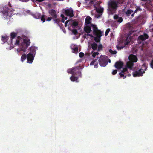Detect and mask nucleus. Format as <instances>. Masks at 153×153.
<instances>
[{"label": "nucleus", "mask_w": 153, "mask_h": 153, "mask_svg": "<svg viewBox=\"0 0 153 153\" xmlns=\"http://www.w3.org/2000/svg\"><path fill=\"white\" fill-rule=\"evenodd\" d=\"M15 36L16 33H15L12 32L11 33V37L7 42L10 46L7 47V48L8 50H10L13 48V46L12 45V44L13 41L15 40V46H18L19 47V48L16 49L17 52L18 53H21V52L23 53L27 51V48L30 45L29 39L26 36L24 35H21L18 36L16 40H15L14 37Z\"/></svg>", "instance_id": "nucleus-1"}, {"label": "nucleus", "mask_w": 153, "mask_h": 153, "mask_svg": "<svg viewBox=\"0 0 153 153\" xmlns=\"http://www.w3.org/2000/svg\"><path fill=\"white\" fill-rule=\"evenodd\" d=\"M91 18L89 16L85 18L84 30L87 34H85V38L92 39H94L96 42H98L103 32L98 30L95 25L91 24Z\"/></svg>", "instance_id": "nucleus-2"}, {"label": "nucleus", "mask_w": 153, "mask_h": 153, "mask_svg": "<svg viewBox=\"0 0 153 153\" xmlns=\"http://www.w3.org/2000/svg\"><path fill=\"white\" fill-rule=\"evenodd\" d=\"M67 72L69 73L72 74V76L70 78L71 80L73 82H78V78L81 76V73L78 69L76 68H73L68 69Z\"/></svg>", "instance_id": "nucleus-3"}, {"label": "nucleus", "mask_w": 153, "mask_h": 153, "mask_svg": "<svg viewBox=\"0 0 153 153\" xmlns=\"http://www.w3.org/2000/svg\"><path fill=\"white\" fill-rule=\"evenodd\" d=\"M65 27L68 26V28L72 31V33L74 35H76L77 33V31L76 29H74L78 25V22L77 21L72 20H68L66 21L65 23Z\"/></svg>", "instance_id": "nucleus-4"}, {"label": "nucleus", "mask_w": 153, "mask_h": 153, "mask_svg": "<svg viewBox=\"0 0 153 153\" xmlns=\"http://www.w3.org/2000/svg\"><path fill=\"white\" fill-rule=\"evenodd\" d=\"M37 49V47L34 46H31L30 48L29 53L27 55V63H32L36 54V51Z\"/></svg>", "instance_id": "nucleus-5"}, {"label": "nucleus", "mask_w": 153, "mask_h": 153, "mask_svg": "<svg viewBox=\"0 0 153 153\" xmlns=\"http://www.w3.org/2000/svg\"><path fill=\"white\" fill-rule=\"evenodd\" d=\"M118 3V0H114L111 1L108 3V11L109 14H113L114 13L117 9Z\"/></svg>", "instance_id": "nucleus-6"}, {"label": "nucleus", "mask_w": 153, "mask_h": 153, "mask_svg": "<svg viewBox=\"0 0 153 153\" xmlns=\"http://www.w3.org/2000/svg\"><path fill=\"white\" fill-rule=\"evenodd\" d=\"M13 11L14 10L10 6L9 7H4L3 10L2 12L4 18L5 19H9L12 16Z\"/></svg>", "instance_id": "nucleus-7"}, {"label": "nucleus", "mask_w": 153, "mask_h": 153, "mask_svg": "<svg viewBox=\"0 0 153 153\" xmlns=\"http://www.w3.org/2000/svg\"><path fill=\"white\" fill-rule=\"evenodd\" d=\"M129 61L126 63V65L131 70H133V62H136L137 61V58L135 55H130L128 57Z\"/></svg>", "instance_id": "nucleus-8"}, {"label": "nucleus", "mask_w": 153, "mask_h": 153, "mask_svg": "<svg viewBox=\"0 0 153 153\" xmlns=\"http://www.w3.org/2000/svg\"><path fill=\"white\" fill-rule=\"evenodd\" d=\"M147 69V65L146 64H143L141 68L138 71L134 72L133 73L134 77H137L142 76L145 73Z\"/></svg>", "instance_id": "nucleus-9"}, {"label": "nucleus", "mask_w": 153, "mask_h": 153, "mask_svg": "<svg viewBox=\"0 0 153 153\" xmlns=\"http://www.w3.org/2000/svg\"><path fill=\"white\" fill-rule=\"evenodd\" d=\"M108 60L109 62L110 63L111 62L110 60L108 59L107 56L101 55L99 59V63L100 66L105 67L108 64Z\"/></svg>", "instance_id": "nucleus-10"}, {"label": "nucleus", "mask_w": 153, "mask_h": 153, "mask_svg": "<svg viewBox=\"0 0 153 153\" xmlns=\"http://www.w3.org/2000/svg\"><path fill=\"white\" fill-rule=\"evenodd\" d=\"M49 13L50 15L52 16V18L53 19L55 23H57L59 26H60L59 23L61 22L60 21L58 18L55 11L53 10H52L49 11Z\"/></svg>", "instance_id": "nucleus-11"}, {"label": "nucleus", "mask_w": 153, "mask_h": 153, "mask_svg": "<svg viewBox=\"0 0 153 153\" xmlns=\"http://www.w3.org/2000/svg\"><path fill=\"white\" fill-rule=\"evenodd\" d=\"M132 41L131 37L130 36H128L126 38V39L123 41L122 43V46H119L118 45L117 46L118 49H122L126 45L128 44L131 41Z\"/></svg>", "instance_id": "nucleus-12"}, {"label": "nucleus", "mask_w": 153, "mask_h": 153, "mask_svg": "<svg viewBox=\"0 0 153 153\" xmlns=\"http://www.w3.org/2000/svg\"><path fill=\"white\" fill-rule=\"evenodd\" d=\"M120 78L122 77L123 79H124L126 77V76H130V74H128L127 72V70L126 68H124L122 72L119 73Z\"/></svg>", "instance_id": "nucleus-13"}, {"label": "nucleus", "mask_w": 153, "mask_h": 153, "mask_svg": "<svg viewBox=\"0 0 153 153\" xmlns=\"http://www.w3.org/2000/svg\"><path fill=\"white\" fill-rule=\"evenodd\" d=\"M73 13V10L71 8L66 10L64 11V13L65 15L66 16H69L70 17H72L74 15Z\"/></svg>", "instance_id": "nucleus-14"}, {"label": "nucleus", "mask_w": 153, "mask_h": 153, "mask_svg": "<svg viewBox=\"0 0 153 153\" xmlns=\"http://www.w3.org/2000/svg\"><path fill=\"white\" fill-rule=\"evenodd\" d=\"M33 16L36 19H39L41 18V21H43V22H44L45 20L44 18L45 16H41L39 13H36L33 15Z\"/></svg>", "instance_id": "nucleus-15"}, {"label": "nucleus", "mask_w": 153, "mask_h": 153, "mask_svg": "<svg viewBox=\"0 0 153 153\" xmlns=\"http://www.w3.org/2000/svg\"><path fill=\"white\" fill-rule=\"evenodd\" d=\"M71 48L72 49L73 53L76 54L78 52V49L77 46L76 45L72 44L71 45Z\"/></svg>", "instance_id": "nucleus-16"}, {"label": "nucleus", "mask_w": 153, "mask_h": 153, "mask_svg": "<svg viewBox=\"0 0 153 153\" xmlns=\"http://www.w3.org/2000/svg\"><path fill=\"white\" fill-rule=\"evenodd\" d=\"M123 66V63L121 62H117L115 65V68L118 69L121 68Z\"/></svg>", "instance_id": "nucleus-17"}, {"label": "nucleus", "mask_w": 153, "mask_h": 153, "mask_svg": "<svg viewBox=\"0 0 153 153\" xmlns=\"http://www.w3.org/2000/svg\"><path fill=\"white\" fill-rule=\"evenodd\" d=\"M148 37V36L146 34H144L143 35H142L139 36L138 39L139 40H144L147 39Z\"/></svg>", "instance_id": "nucleus-18"}, {"label": "nucleus", "mask_w": 153, "mask_h": 153, "mask_svg": "<svg viewBox=\"0 0 153 153\" xmlns=\"http://www.w3.org/2000/svg\"><path fill=\"white\" fill-rule=\"evenodd\" d=\"M114 18L119 23H121L123 21V19L121 17H119L117 15H115L114 16Z\"/></svg>", "instance_id": "nucleus-19"}, {"label": "nucleus", "mask_w": 153, "mask_h": 153, "mask_svg": "<svg viewBox=\"0 0 153 153\" xmlns=\"http://www.w3.org/2000/svg\"><path fill=\"white\" fill-rule=\"evenodd\" d=\"M96 60H93L90 64V65H94V68H97L98 67V63L96 62Z\"/></svg>", "instance_id": "nucleus-20"}, {"label": "nucleus", "mask_w": 153, "mask_h": 153, "mask_svg": "<svg viewBox=\"0 0 153 153\" xmlns=\"http://www.w3.org/2000/svg\"><path fill=\"white\" fill-rule=\"evenodd\" d=\"M91 46L92 48V49L93 50V51H94L96 49H97V45L95 43H94L91 45Z\"/></svg>", "instance_id": "nucleus-21"}, {"label": "nucleus", "mask_w": 153, "mask_h": 153, "mask_svg": "<svg viewBox=\"0 0 153 153\" xmlns=\"http://www.w3.org/2000/svg\"><path fill=\"white\" fill-rule=\"evenodd\" d=\"M8 37L7 36H2V40L3 42L4 43L5 42L7 41L8 40Z\"/></svg>", "instance_id": "nucleus-22"}, {"label": "nucleus", "mask_w": 153, "mask_h": 153, "mask_svg": "<svg viewBox=\"0 0 153 153\" xmlns=\"http://www.w3.org/2000/svg\"><path fill=\"white\" fill-rule=\"evenodd\" d=\"M91 54L92 57L93 58L96 57V56H97L98 54V53L97 52H95L94 51H93L91 52Z\"/></svg>", "instance_id": "nucleus-23"}, {"label": "nucleus", "mask_w": 153, "mask_h": 153, "mask_svg": "<svg viewBox=\"0 0 153 153\" xmlns=\"http://www.w3.org/2000/svg\"><path fill=\"white\" fill-rule=\"evenodd\" d=\"M26 55L25 54H23L21 57V61L23 62L24 60H25L26 59Z\"/></svg>", "instance_id": "nucleus-24"}, {"label": "nucleus", "mask_w": 153, "mask_h": 153, "mask_svg": "<svg viewBox=\"0 0 153 153\" xmlns=\"http://www.w3.org/2000/svg\"><path fill=\"white\" fill-rule=\"evenodd\" d=\"M61 16L62 18V20L61 22L63 23L64 22V21L65 20H67V17L66 16H65L63 14H61Z\"/></svg>", "instance_id": "nucleus-25"}, {"label": "nucleus", "mask_w": 153, "mask_h": 153, "mask_svg": "<svg viewBox=\"0 0 153 153\" xmlns=\"http://www.w3.org/2000/svg\"><path fill=\"white\" fill-rule=\"evenodd\" d=\"M133 12V11L131 10H128L126 12V13L128 16H129V15Z\"/></svg>", "instance_id": "nucleus-26"}, {"label": "nucleus", "mask_w": 153, "mask_h": 153, "mask_svg": "<svg viewBox=\"0 0 153 153\" xmlns=\"http://www.w3.org/2000/svg\"><path fill=\"white\" fill-rule=\"evenodd\" d=\"M109 52L112 54H115L117 53L116 51H113L112 50H110Z\"/></svg>", "instance_id": "nucleus-27"}, {"label": "nucleus", "mask_w": 153, "mask_h": 153, "mask_svg": "<svg viewBox=\"0 0 153 153\" xmlns=\"http://www.w3.org/2000/svg\"><path fill=\"white\" fill-rule=\"evenodd\" d=\"M110 31V29H107L105 34V36H106L108 35V34L109 32Z\"/></svg>", "instance_id": "nucleus-28"}, {"label": "nucleus", "mask_w": 153, "mask_h": 153, "mask_svg": "<svg viewBox=\"0 0 153 153\" xmlns=\"http://www.w3.org/2000/svg\"><path fill=\"white\" fill-rule=\"evenodd\" d=\"M102 46L100 44L98 46V50L99 51L102 50Z\"/></svg>", "instance_id": "nucleus-29"}, {"label": "nucleus", "mask_w": 153, "mask_h": 153, "mask_svg": "<svg viewBox=\"0 0 153 153\" xmlns=\"http://www.w3.org/2000/svg\"><path fill=\"white\" fill-rule=\"evenodd\" d=\"M117 72V70H113L112 74L113 75H115Z\"/></svg>", "instance_id": "nucleus-30"}, {"label": "nucleus", "mask_w": 153, "mask_h": 153, "mask_svg": "<svg viewBox=\"0 0 153 153\" xmlns=\"http://www.w3.org/2000/svg\"><path fill=\"white\" fill-rule=\"evenodd\" d=\"M150 65L151 68L153 69V59L151 61L150 63Z\"/></svg>", "instance_id": "nucleus-31"}, {"label": "nucleus", "mask_w": 153, "mask_h": 153, "mask_svg": "<svg viewBox=\"0 0 153 153\" xmlns=\"http://www.w3.org/2000/svg\"><path fill=\"white\" fill-rule=\"evenodd\" d=\"M84 55V53L82 52H80L79 54V56L80 57H83Z\"/></svg>", "instance_id": "nucleus-32"}, {"label": "nucleus", "mask_w": 153, "mask_h": 153, "mask_svg": "<svg viewBox=\"0 0 153 153\" xmlns=\"http://www.w3.org/2000/svg\"><path fill=\"white\" fill-rule=\"evenodd\" d=\"M52 18L51 17H49L46 20L48 21H50L51 19Z\"/></svg>", "instance_id": "nucleus-33"}, {"label": "nucleus", "mask_w": 153, "mask_h": 153, "mask_svg": "<svg viewBox=\"0 0 153 153\" xmlns=\"http://www.w3.org/2000/svg\"><path fill=\"white\" fill-rule=\"evenodd\" d=\"M44 0H36L35 1V2L37 1H38V2H41L42 1H43Z\"/></svg>", "instance_id": "nucleus-34"}, {"label": "nucleus", "mask_w": 153, "mask_h": 153, "mask_svg": "<svg viewBox=\"0 0 153 153\" xmlns=\"http://www.w3.org/2000/svg\"><path fill=\"white\" fill-rule=\"evenodd\" d=\"M91 46V44H90V43H89L88 44V48L89 49V48H90V46ZM89 50V49H88V50Z\"/></svg>", "instance_id": "nucleus-35"}, {"label": "nucleus", "mask_w": 153, "mask_h": 153, "mask_svg": "<svg viewBox=\"0 0 153 153\" xmlns=\"http://www.w3.org/2000/svg\"><path fill=\"white\" fill-rule=\"evenodd\" d=\"M137 10H135V12H137Z\"/></svg>", "instance_id": "nucleus-36"}, {"label": "nucleus", "mask_w": 153, "mask_h": 153, "mask_svg": "<svg viewBox=\"0 0 153 153\" xmlns=\"http://www.w3.org/2000/svg\"><path fill=\"white\" fill-rule=\"evenodd\" d=\"M142 1H146V0H142Z\"/></svg>", "instance_id": "nucleus-37"}, {"label": "nucleus", "mask_w": 153, "mask_h": 153, "mask_svg": "<svg viewBox=\"0 0 153 153\" xmlns=\"http://www.w3.org/2000/svg\"><path fill=\"white\" fill-rule=\"evenodd\" d=\"M133 15H134V14H132V16H133Z\"/></svg>", "instance_id": "nucleus-38"}]
</instances>
